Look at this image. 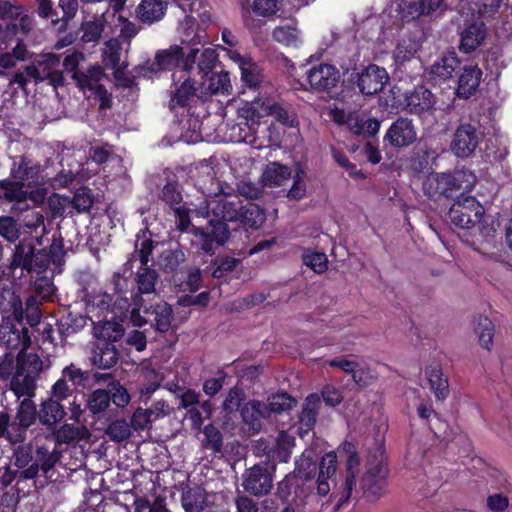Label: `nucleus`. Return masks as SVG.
I'll list each match as a JSON object with an SVG mask.
<instances>
[{
	"label": "nucleus",
	"instance_id": "f257e3e1",
	"mask_svg": "<svg viewBox=\"0 0 512 512\" xmlns=\"http://www.w3.org/2000/svg\"><path fill=\"white\" fill-rule=\"evenodd\" d=\"M65 254L60 233L53 235L49 252L45 249L36 252L33 243L24 240L15 246L10 268L13 271L21 269L28 274H35L34 291L42 299L49 300L56 291L53 277L61 273Z\"/></svg>",
	"mask_w": 512,
	"mask_h": 512
},
{
	"label": "nucleus",
	"instance_id": "f03ea898",
	"mask_svg": "<svg viewBox=\"0 0 512 512\" xmlns=\"http://www.w3.org/2000/svg\"><path fill=\"white\" fill-rule=\"evenodd\" d=\"M205 200L193 209V215L206 218L210 214L217 220H210L206 227H191V233L198 239L201 250L213 255L216 247L224 245L230 237L226 222L238 221L242 200L238 195L204 191Z\"/></svg>",
	"mask_w": 512,
	"mask_h": 512
},
{
	"label": "nucleus",
	"instance_id": "7ed1b4c3",
	"mask_svg": "<svg viewBox=\"0 0 512 512\" xmlns=\"http://www.w3.org/2000/svg\"><path fill=\"white\" fill-rule=\"evenodd\" d=\"M476 181V175L465 168L455 169L451 172H433L425 177L422 190L430 199L439 200L442 197L450 198L456 192L471 191Z\"/></svg>",
	"mask_w": 512,
	"mask_h": 512
},
{
	"label": "nucleus",
	"instance_id": "20e7f679",
	"mask_svg": "<svg viewBox=\"0 0 512 512\" xmlns=\"http://www.w3.org/2000/svg\"><path fill=\"white\" fill-rule=\"evenodd\" d=\"M377 453L378 456L368 459L366 471L360 481L363 497L370 502L380 499L387 485L388 470L383 462V452L379 448Z\"/></svg>",
	"mask_w": 512,
	"mask_h": 512
},
{
	"label": "nucleus",
	"instance_id": "39448f33",
	"mask_svg": "<svg viewBox=\"0 0 512 512\" xmlns=\"http://www.w3.org/2000/svg\"><path fill=\"white\" fill-rule=\"evenodd\" d=\"M448 216L455 226L471 229L481 223L484 208L475 197L461 193L452 204Z\"/></svg>",
	"mask_w": 512,
	"mask_h": 512
},
{
	"label": "nucleus",
	"instance_id": "423d86ee",
	"mask_svg": "<svg viewBox=\"0 0 512 512\" xmlns=\"http://www.w3.org/2000/svg\"><path fill=\"white\" fill-rule=\"evenodd\" d=\"M44 436H36L34 438L35 454L33 463L26 469L22 470L20 477L24 479H34L38 476L39 472L48 474L54 469L56 463L60 460L61 453L56 445L50 444L48 441L42 440Z\"/></svg>",
	"mask_w": 512,
	"mask_h": 512
},
{
	"label": "nucleus",
	"instance_id": "0eeeda50",
	"mask_svg": "<svg viewBox=\"0 0 512 512\" xmlns=\"http://www.w3.org/2000/svg\"><path fill=\"white\" fill-rule=\"evenodd\" d=\"M275 466L265 463L255 464L246 469L242 475V487L245 492L255 497L268 495L274 482Z\"/></svg>",
	"mask_w": 512,
	"mask_h": 512
},
{
	"label": "nucleus",
	"instance_id": "6e6552de",
	"mask_svg": "<svg viewBox=\"0 0 512 512\" xmlns=\"http://www.w3.org/2000/svg\"><path fill=\"white\" fill-rule=\"evenodd\" d=\"M159 278L158 272L149 266H141L138 268L135 276L137 290L133 295L134 308L131 315L135 325L142 326L147 322L139 315L141 307H143V303H145L143 295H150L156 292V285Z\"/></svg>",
	"mask_w": 512,
	"mask_h": 512
},
{
	"label": "nucleus",
	"instance_id": "1a4fd4ad",
	"mask_svg": "<svg viewBox=\"0 0 512 512\" xmlns=\"http://www.w3.org/2000/svg\"><path fill=\"white\" fill-rule=\"evenodd\" d=\"M483 134L471 123H460L453 133L450 150L457 158H468L474 154Z\"/></svg>",
	"mask_w": 512,
	"mask_h": 512
},
{
	"label": "nucleus",
	"instance_id": "9d476101",
	"mask_svg": "<svg viewBox=\"0 0 512 512\" xmlns=\"http://www.w3.org/2000/svg\"><path fill=\"white\" fill-rule=\"evenodd\" d=\"M104 77V70L99 65H92L81 73L72 75V79L80 90L83 92L86 90L91 91L100 101V107L108 108L111 103V95L100 83Z\"/></svg>",
	"mask_w": 512,
	"mask_h": 512
},
{
	"label": "nucleus",
	"instance_id": "9b49d317",
	"mask_svg": "<svg viewBox=\"0 0 512 512\" xmlns=\"http://www.w3.org/2000/svg\"><path fill=\"white\" fill-rule=\"evenodd\" d=\"M4 299L7 301V303L0 302V309L11 312L13 318L21 323L24 314L26 312L27 316V322L31 326H35L40 322V310L39 305L40 302L38 301L36 296H29L26 300V310L24 311L22 301L18 295H16L13 291L7 290L4 292L3 295Z\"/></svg>",
	"mask_w": 512,
	"mask_h": 512
},
{
	"label": "nucleus",
	"instance_id": "f8f14e48",
	"mask_svg": "<svg viewBox=\"0 0 512 512\" xmlns=\"http://www.w3.org/2000/svg\"><path fill=\"white\" fill-rule=\"evenodd\" d=\"M28 74L35 83L48 80L55 88L64 84L60 56L55 54L44 55L37 65H28Z\"/></svg>",
	"mask_w": 512,
	"mask_h": 512
},
{
	"label": "nucleus",
	"instance_id": "ddd939ff",
	"mask_svg": "<svg viewBox=\"0 0 512 512\" xmlns=\"http://www.w3.org/2000/svg\"><path fill=\"white\" fill-rule=\"evenodd\" d=\"M352 80L362 94L372 96L384 89L389 81V75L385 68L370 64L361 72L352 74Z\"/></svg>",
	"mask_w": 512,
	"mask_h": 512
},
{
	"label": "nucleus",
	"instance_id": "4468645a",
	"mask_svg": "<svg viewBox=\"0 0 512 512\" xmlns=\"http://www.w3.org/2000/svg\"><path fill=\"white\" fill-rule=\"evenodd\" d=\"M161 199L173 210L177 219V228L182 232L191 233L193 225H191L190 213L193 214V209L181 204L183 198L178 185L167 183L162 189Z\"/></svg>",
	"mask_w": 512,
	"mask_h": 512
},
{
	"label": "nucleus",
	"instance_id": "2eb2a0df",
	"mask_svg": "<svg viewBox=\"0 0 512 512\" xmlns=\"http://www.w3.org/2000/svg\"><path fill=\"white\" fill-rule=\"evenodd\" d=\"M340 71L331 64L319 63L306 70V80L316 92H329L340 80Z\"/></svg>",
	"mask_w": 512,
	"mask_h": 512
},
{
	"label": "nucleus",
	"instance_id": "dca6fc26",
	"mask_svg": "<svg viewBox=\"0 0 512 512\" xmlns=\"http://www.w3.org/2000/svg\"><path fill=\"white\" fill-rule=\"evenodd\" d=\"M10 178L27 187L46 183V179L41 173V165L26 156H21L18 161H14L10 170Z\"/></svg>",
	"mask_w": 512,
	"mask_h": 512
},
{
	"label": "nucleus",
	"instance_id": "f3484780",
	"mask_svg": "<svg viewBox=\"0 0 512 512\" xmlns=\"http://www.w3.org/2000/svg\"><path fill=\"white\" fill-rule=\"evenodd\" d=\"M199 49L192 48L184 58L183 49L179 45H171L166 49L159 50L155 55L154 64L159 70H172L180 62H184V69L189 71L196 61Z\"/></svg>",
	"mask_w": 512,
	"mask_h": 512
},
{
	"label": "nucleus",
	"instance_id": "a211bd4d",
	"mask_svg": "<svg viewBox=\"0 0 512 512\" xmlns=\"http://www.w3.org/2000/svg\"><path fill=\"white\" fill-rule=\"evenodd\" d=\"M252 108L257 117L270 115L281 124L289 127H294L297 124L293 110L272 99L256 100L252 103Z\"/></svg>",
	"mask_w": 512,
	"mask_h": 512
},
{
	"label": "nucleus",
	"instance_id": "6ab92c4d",
	"mask_svg": "<svg viewBox=\"0 0 512 512\" xmlns=\"http://www.w3.org/2000/svg\"><path fill=\"white\" fill-rule=\"evenodd\" d=\"M343 449L348 454L346 462V477L343 486V491L338 502L335 505V510L340 509L344 504L348 502L349 498L351 497L353 488L356 483V472L360 465V458L357 452L355 451L354 445L352 443H344Z\"/></svg>",
	"mask_w": 512,
	"mask_h": 512
},
{
	"label": "nucleus",
	"instance_id": "aec40b11",
	"mask_svg": "<svg viewBox=\"0 0 512 512\" xmlns=\"http://www.w3.org/2000/svg\"><path fill=\"white\" fill-rule=\"evenodd\" d=\"M417 138V133L412 120L408 118H398L389 127L385 139L393 147H404L412 144Z\"/></svg>",
	"mask_w": 512,
	"mask_h": 512
},
{
	"label": "nucleus",
	"instance_id": "412c9836",
	"mask_svg": "<svg viewBox=\"0 0 512 512\" xmlns=\"http://www.w3.org/2000/svg\"><path fill=\"white\" fill-rule=\"evenodd\" d=\"M102 61L111 68L116 79H121L127 62L124 58L123 48L118 38H110L103 44Z\"/></svg>",
	"mask_w": 512,
	"mask_h": 512
},
{
	"label": "nucleus",
	"instance_id": "4be33fe9",
	"mask_svg": "<svg viewBox=\"0 0 512 512\" xmlns=\"http://www.w3.org/2000/svg\"><path fill=\"white\" fill-rule=\"evenodd\" d=\"M0 343L8 349L25 350L30 344L29 330L25 327L17 329L6 318L0 324Z\"/></svg>",
	"mask_w": 512,
	"mask_h": 512
},
{
	"label": "nucleus",
	"instance_id": "5701e85b",
	"mask_svg": "<svg viewBox=\"0 0 512 512\" xmlns=\"http://www.w3.org/2000/svg\"><path fill=\"white\" fill-rule=\"evenodd\" d=\"M144 314L151 316L152 327L159 333H166L171 328L173 320V309L165 301H159L155 304L147 305L143 303L141 310Z\"/></svg>",
	"mask_w": 512,
	"mask_h": 512
},
{
	"label": "nucleus",
	"instance_id": "b1692460",
	"mask_svg": "<svg viewBox=\"0 0 512 512\" xmlns=\"http://www.w3.org/2000/svg\"><path fill=\"white\" fill-rule=\"evenodd\" d=\"M405 107L412 114H421L431 110L435 105V97L424 86H417L405 95Z\"/></svg>",
	"mask_w": 512,
	"mask_h": 512
},
{
	"label": "nucleus",
	"instance_id": "393cba45",
	"mask_svg": "<svg viewBox=\"0 0 512 512\" xmlns=\"http://www.w3.org/2000/svg\"><path fill=\"white\" fill-rule=\"evenodd\" d=\"M486 37V26L483 21L475 20L468 24L460 33L459 49L470 53L478 48Z\"/></svg>",
	"mask_w": 512,
	"mask_h": 512
},
{
	"label": "nucleus",
	"instance_id": "a878e982",
	"mask_svg": "<svg viewBox=\"0 0 512 512\" xmlns=\"http://www.w3.org/2000/svg\"><path fill=\"white\" fill-rule=\"evenodd\" d=\"M88 435V430L85 427L66 423L54 432L45 434L44 440L57 446L80 441L85 439Z\"/></svg>",
	"mask_w": 512,
	"mask_h": 512
},
{
	"label": "nucleus",
	"instance_id": "bb28decb",
	"mask_svg": "<svg viewBox=\"0 0 512 512\" xmlns=\"http://www.w3.org/2000/svg\"><path fill=\"white\" fill-rule=\"evenodd\" d=\"M482 77L480 68L474 65L464 66L459 76L456 95L459 98L468 99L477 90Z\"/></svg>",
	"mask_w": 512,
	"mask_h": 512
},
{
	"label": "nucleus",
	"instance_id": "cd10ccee",
	"mask_svg": "<svg viewBox=\"0 0 512 512\" xmlns=\"http://www.w3.org/2000/svg\"><path fill=\"white\" fill-rule=\"evenodd\" d=\"M265 445L263 452L273 459L280 462H287L292 454V448L295 445V438L285 431H280L275 439V444L270 447L265 441H261L259 446Z\"/></svg>",
	"mask_w": 512,
	"mask_h": 512
},
{
	"label": "nucleus",
	"instance_id": "c85d7f7f",
	"mask_svg": "<svg viewBox=\"0 0 512 512\" xmlns=\"http://www.w3.org/2000/svg\"><path fill=\"white\" fill-rule=\"evenodd\" d=\"M111 25L110 5L99 17L85 21L81 25V41L96 43L101 38L105 26Z\"/></svg>",
	"mask_w": 512,
	"mask_h": 512
},
{
	"label": "nucleus",
	"instance_id": "c756f323",
	"mask_svg": "<svg viewBox=\"0 0 512 512\" xmlns=\"http://www.w3.org/2000/svg\"><path fill=\"white\" fill-rule=\"evenodd\" d=\"M167 4L163 0H142L136 7V17L144 24L152 25L165 16Z\"/></svg>",
	"mask_w": 512,
	"mask_h": 512
},
{
	"label": "nucleus",
	"instance_id": "7c9ffc66",
	"mask_svg": "<svg viewBox=\"0 0 512 512\" xmlns=\"http://www.w3.org/2000/svg\"><path fill=\"white\" fill-rule=\"evenodd\" d=\"M337 456L334 452L326 453L319 464V475L316 481L317 496L325 497L330 492L328 480L335 474Z\"/></svg>",
	"mask_w": 512,
	"mask_h": 512
},
{
	"label": "nucleus",
	"instance_id": "2f4dec72",
	"mask_svg": "<svg viewBox=\"0 0 512 512\" xmlns=\"http://www.w3.org/2000/svg\"><path fill=\"white\" fill-rule=\"evenodd\" d=\"M23 188L24 185L11 178L0 180V190L3 191V199L7 202L15 203L20 211H25L29 207L27 204L28 192Z\"/></svg>",
	"mask_w": 512,
	"mask_h": 512
},
{
	"label": "nucleus",
	"instance_id": "473e14b6",
	"mask_svg": "<svg viewBox=\"0 0 512 512\" xmlns=\"http://www.w3.org/2000/svg\"><path fill=\"white\" fill-rule=\"evenodd\" d=\"M320 405L321 400L317 394H310L305 399L299 415L301 436L307 434L315 426Z\"/></svg>",
	"mask_w": 512,
	"mask_h": 512
},
{
	"label": "nucleus",
	"instance_id": "72a5a7b5",
	"mask_svg": "<svg viewBox=\"0 0 512 512\" xmlns=\"http://www.w3.org/2000/svg\"><path fill=\"white\" fill-rule=\"evenodd\" d=\"M425 375L435 398L439 401L445 400L449 395V384L447 378L443 377L440 364L432 363L427 366Z\"/></svg>",
	"mask_w": 512,
	"mask_h": 512
},
{
	"label": "nucleus",
	"instance_id": "f704fd0d",
	"mask_svg": "<svg viewBox=\"0 0 512 512\" xmlns=\"http://www.w3.org/2000/svg\"><path fill=\"white\" fill-rule=\"evenodd\" d=\"M241 416L243 421L254 431L260 430L261 419H268L270 417L266 403L259 400L248 401L241 410Z\"/></svg>",
	"mask_w": 512,
	"mask_h": 512
},
{
	"label": "nucleus",
	"instance_id": "c9c22d12",
	"mask_svg": "<svg viewBox=\"0 0 512 512\" xmlns=\"http://www.w3.org/2000/svg\"><path fill=\"white\" fill-rule=\"evenodd\" d=\"M66 415L64 407L53 398L43 401L38 411V419L48 428H54Z\"/></svg>",
	"mask_w": 512,
	"mask_h": 512
},
{
	"label": "nucleus",
	"instance_id": "e433bc0d",
	"mask_svg": "<svg viewBox=\"0 0 512 512\" xmlns=\"http://www.w3.org/2000/svg\"><path fill=\"white\" fill-rule=\"evenodd\" d=\"M443 0H402L400 7L402 9L403 18L415 19L420 15H429L436 11Z\"/></svg>",
	"mask_w": 512,
	"mask_h": 512
},
{
	"label": "nucleus",
	"instance_id": "4c0bfd02",
	"mask_svg": "<svg viewBox=\"0 0 512 512\" xmlns=\"http://www.w3.org/2000/svg\"><path fill=\"white\" fill-rule=\"evenodd\" d=\"M27 429L17 420L10 422L7 413H0V438L7 439L11 444H20L26 439Z\"/></svg>",
	"mask_w": 512,
	"mask_h": 512
},
{
	"label": "nucleus",
	"instance_id": "58836bf2",
	"mask_svg": "<svg viewBox=\"0 0 512 512\" xmlns=\"http://www.w3.org/2000/svg\"><path fill=\"white\" fill-rule=\"evenodd\" d=\"M291 174L289 167L278 162H271L264 168L261 182L265 187L281 186L290 179Z\"/></svg>",
	"mask_w": 512,
	"mask_h": 512
},
{
	"label": "nucleus",
	"instance_id": "ea45409f",
	"mask_svg": "<svg viewBox=\"0 0 512 512\" xmlns=\"http://www.w3.org/2000/svg\"><path fill=\"white\" fill-rule=\"evenodd\" d=\"M123 3V1L115 2L113 9L110 10L111 24H114L119 28L120 37L124 41H127V46L129 47L131 39L139 33L140 28L136 25V23L130 21L128 18L117 14Z\"/></svg>",
	"mask_w": 512,
	"mask_h": 512
},
{
	"label": "nucleus",
	"instance_id": "a19ab883",
	"mask_svg": "<svg viewBox=\"0 0 512 512\" xmlns=\"http://www.w3.org/2000/svg\"><path fill=\"white\" fill-rule=\"evenodd\" d=\"M272 38L287 47H298L302 44L301 32L295 22L276 26L272 31Z\"/></svg>",
	"mask_w": 512,
	"mask_h": 512
},
{
	"label": "nucleus",
	"instance_id": "79ce46f5",
	"mask_svg": "<svg viewBox=\"0 0 512 512\" xmlns=\"http://www.w3.org/2000/svg\"><path fill=\"white\" fill-rule=\"evenodd\" d=\"M35 381L36 378H34V376L15 369V372L12 375L10 387L18 398L27 397L30 399L35 393Z\"/></svg>",
	"mask_w": 512,
	"mask_h": 512
},
{
	"label": "nucleus",
	"instance_id": "37998d69",
	"mask_svg": "<svg viewBox=\"0 0 512 512\" xmlns=\"http://www.w3.org/2000/svg\"><path fill=\"white\" fill-rule=\"evenodd\" d=\"M460 62L455 53H449L441 57L430 67V74L440 80L452 78L453 73L459 68Z\"/></svg>",
	"mask_w": 512,
	"mask_h": 512
},
{
	"label": "nucleus",
	"instance_id": "c03bdc74",
	"mask_svg": "<svg viewBox=\"0 0 512 512\" xmlns=\"http://www.w3.org/2000/svg\"><path fill=\"white\" fill-rule=\"evenodd\" d=\"M14 368L37 378L44 369V362L38 354L26 353L22 350L17 354L16 364L15 366L13 365Z\"/></svg>",
	"mask_w": 512,
	"mask_h": 512
},
{
	"label": "nucleus",
	"instance_id": "a18cd8bd",
	"mask_svg": "<svg viewBox=\"0 0 512 512\" xmlns=\"http://www.w3.org/2000/svg\"><path fill=\"white\" fill-rule=\"evenodd\" d=\"M118 361V351L114 344L103 342L93 351L92 362L99 368L109 369Z\"/></svg>",
	"mask_w": 512,
	"mask_h": 512
},
{
	"label": "nucleus",
	"instance_id": "49530a36",
	"mask_svg": "<svg viewBox=\"0 0 512 512\" xmlns=\"http://www.w3.org/2000/svg\"><path fill=\"white\" fill-rule=\"evenodd\" d=\"M265 219V213L258 205L251 202L246 204L242 203V209L240 211L238 221H240L244 226L252 229H258L265 222Z\"/></svg>",
	"mask_w": 512,
	"mask_h": 512
},
{
	"label": "nucleus",
	"instance_id": "de8ad7c7",
	"mask_svg": "<svg viewBox=\"0 0 512 512\" xmlns=\"http://www.w3.org/2000/svg\"><path fill=\"white\" fill-rule=\"evenodd\" d=\"M30 58V53L23 39L18 38L15 47L11 51L0 53V67L3 69H12L17 62L26 61Z\"/></svg>",
	"mask_w": 512,
	"mask_h": 512
},
{
	"label": "nucleus",
	"instance_id": "09e8293b",
	"mask_svg": "<svg viewBox=\"0 0 512 512\" xmlns=\"http://www.w3.org/2000/svg\"><path fill=\"white\" fill-rule=\"evenodd\" d=\"M233 131H238V135L235 136L236 142H244L257 149L262 148L263 143L259 142V137L257 135L258 125H256L255 122L249 124V122L245 120L234 126Z\"/></svg>",
	"mask_w": 512,
	"mask_h": 512
},
{
	"label": "nucleus",
	"instance_id": "8fccbe9b",
	"mask_svg": "<svg viewBox=\"0 0 512 512\" xmlns=\"http://www.w3.org/2000/svg\"><path fill=\"white\" fill-rule=\"evenodd\" d=\"M317 470V464L313 460L311 453L304 452L295 460V469L292 475L302 481H310L314 478Z\"/></svg>",
	"mask_w": 512,
	"mask_h": 512
},
{
	"label": "nucleus",
	"instance_id": "3c124183",
	"mask_svg": "<svg viewBox=\"0 0 512 512\" xmlns=\"http://www.w3.org/2000/svg\"><path fill=\"white\" fill-rule=\"evenodd\" d=\"M124 334L122 325L115 321H103L94 326V336L104 342L112 343Z\"/></svg>",
	"mask_w": 512,
	"mask_h": 512
},
{
	"label": "nucleus",
	"instance_id": "603ef678",
	"mask_svg": "<svg viewBox=\"0 0 512 512\" xmlns=\"http://www.w3.org/2000/svg\"><path fill=\"white\" fill-rule=\"evenodd\" d=\"M78 0H59L58 8L62 11V15H59L57 9L52 7L53 14L57 15L53 19L52 17H43L44 19H50L54 25L61 23V28H65L67 23L72 20L78 11Z\"/></svg>",
	"mask_w": 512,
	"mask_h": 512
},
{
	"label": "nucleus",
	"instance_id": "864d4df0",
	"mask_svg": "<svg viewBox=\"0 0 512 512\" xmlns=\"http://www.w3.org/2000/svg\"><path fill=\"white\" fill-rule=\"evenodd\" d=\"M195 92V82L191 79H186L171 96L169 101L170 109L174 110L177 106H186L189 100L194 97Z\"/></svg>",
	"mask_w": 512,
	"mask_h": 512
},
{
	"label": "nucleus",
	"instance_id": "5fc2aeb1",
	"mask_svg": "<svg viewBox=\"0 0 512 512\" xmlns=\"http://www.w3.org/2000/svg\"><path fill=\"white\" fill-rule=\"evenodd\" d=\"M265 403L271 416L273 413L280 414L292 409L296 400L286 393H277L269 397Z\"/></svg>",
	"mask_w": 512,
	"mask_h": 512
},
{
	"label": "nucleus",
	"instance_id": "6e6d98bb",
	"mask_svg": "<svg viewBox=\"0 0 512 512\" xmlns=\"http://www.w3.org/2000/svg\"><path fill=\"white\" fill-rule=\"evenodd\" d=\"M34 440L29 443H20L13 450L14 465L19 469H26L33 463Z\"/></svg>",
	"mask_w": 512,
	"mask_h": 512
},
{
	"label": "nucleus",
	"instance_id": "4d7b16f0",
	"mask_svg": "<svg viewBox=\"0 0 512 512\" xmlns=\"http://www.w3.org/2000/svg\"><path fill=\"white\" fill-rule=\"evenodd\" d=\"M110 402V393L103 389H97L89 395L87 407L92 414L96 415L104 412L110 406Z\"/></svg>",
	"mask_w": 512,
	"mask_h": 512
},
{
	"label": "nucleus",
	"instance_id": "13d9d810",
	"mask_svg": "<svg viewBox=\"0 0 512 512\" xmlns=\"http://www.w3.org/2000/svg\"><path fill=\"white\" fill-rule=\"evenodd\" d=\"M105 434L113 442H122L131 436V425L125 419L112 421L105 429Z\"/></svg>",
	"mask_w": 512,
	"mask_h": 512
},
{
	"label": "nucleus",
	"instance_id": "bf43d9fd",
	"mask_svg": "<svg viewBox=\"0 0 512 512\" xmlns=\"http://www.w3.org/2000/svg\"><path fill=\"white\" fill-rule=\"evenodd\" d=\"M37 417L38 411L36 410L35 403L29 398L23 399L18 407L15 420L29 428L36 421Z\"/></svg>",
	"mask_w": 512,
	"mask_h": 512
},
{
	"label": "nucleus",
	"instance_id": "052dcab7",
	"mask_svg": "<svg viewBox=\"0 0 512 512\" xmlns=\"http://www.w3.org/2000/svg\"><path fill=\"white\" fill-rule=\"evenodd\" d=\"M418 48V43L411 38L400 40L394 50L395 61L399 64H402L412 59Z\"/></svg>",
	"mask_w": 512,
	"mask_h": 512
},
{
	"label": "nucleus",
	"instance_id": "680f3d73",
	"mask_svg": "<svg viewBox=\"0 0 512 512\" xmlns=\"http://www.w3.org/2000/svg\"><path fill=\"white\" fill-rule=\"evenodd\" d=\"M208 88L212 94H230L232 85L229 73L225 71L214 73L209 79Z\"/></svg>",
	"mask_w": 512,
	"mask_h": 512
},
{
	"label": "nucleus",
	"instance_id": "e2e57ef3",
	"mask_svg": "<svg viewBox=\"0 0 512 512\" xmlns=\"http://www.w3.org/2000/svg\"><path fill=\"white\" fill-rule=\"evenodd\" d=\"M145 382L140 386L139 393L144 401H147L150 396L160 387L163 377L154 370H147L144 372Z\"/></svg>",
	"mask_w": 512,
	"mask_h": 512
},
{
	"label": "nucleus",
	"instance_id": "0e129e2a",
	"mask_svg": "<svg viewBox=\"0 0 512 512\" xmlns=\"http://www.w3.org/2000/svg\"><path fill=\"white\" fill-rule=\"evenodd\" d=\"M479 343L482 347L490 349L494 337V325L487 317H480L476 327Z\"/></svg>",
	"mask_w": 512,
	"mask_h": 512
},
{
	"label": "nucleus",
	"instance_id": "69168bd1",
	"mask_svg": "<svg viewBox=\"0 0 512 512\" xmlns=\"http://www.w3.org/2000/svg\"><path fill=\"white\" fill-rule=\"evenodd\" d=\"M73 208L78 213H85L90 210L93 205V196L91 190L88 188H80L78 189L72 200H71Z\"/></svg>",
	"mask_w": 512,
	"mask_h": 512
},
{
	"label": "nucleus",
	"instance_id": "338daca9",
	"mask_svg": "<svg viewBox=\"0 0 512 512\" xmlns=\"http://www.w3.org/2000/svg\"><path fill=\"white\" fill-rule=\"evenodd\" d=\"M244 400L245 393L243 389L238 386L232 387L222 403V409L227 413L237 411Z\"/></svg>",
	"mask_w": 512,
	"mask_h": 512
},
{
	"label": "nucleus",
	"instance_id": "774afa93",
	"mask_svg": "<svg viewBox=\"0 0 512 512\" xmlns=\"http://www.w3.org/2000/svg\"><path fill=\"white\" fill-rule=\"evenodd\" d=\"M204 503L205 499L200 491L189 490L182 495V505L187 512H199Z\"/></svg>",
	"mask_w": 512,
	"mask_h": 512
}]
</instances>
